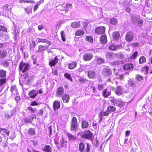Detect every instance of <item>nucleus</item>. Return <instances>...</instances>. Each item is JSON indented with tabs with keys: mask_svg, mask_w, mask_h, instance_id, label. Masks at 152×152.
I'll return each mask as SVG.
<instances>
[{
	"mask_svg": "<svg viewBox=\"0 0 152 152\" xmlns=\"http://www.w3.org/2000/svg\"><path fill=\"white\" fill-rule=\"evenodd\" d=\"M64 31H61V37L62 40L63 41H65L66 40V36Z\"/></svg>",
	"mask_w": 152,
	"mask_h": 152,
	"instance_id": "nucleus-41",
	"label": "nucleus"
},
{
	"mask_svg": "<svg viewBox=\"0 0 152 152\" xmlns=\"http://www.w3.org/2000/svg\"><path fill=\"white\" fill-rule=\"evenodd\" d=\"M99 115L100 117V120L99 121L101 122L102 119V117L103 115V112H100L99 113Z\"/></svg>",
	"mask_w": 152,
	"mask_h": 152,
	"instance_id": "nucleus-61",
	"label": "nucleus"
},
{
	"mask_svg": "<svg viewBox=\"0 0 152 152\" xmlns=\"http://www.w3.org/2000/svg\"><path fill=\"white\" fill-rule=\"evenodd\" d=\"M100 42L102 44H105L107 42V38L105 35H102L100 37Z\"/></svg>",
	"mask_w": 152,
	"mask_h": 152,
	"instance_id": "nucleus-26",
	"label": "nucleus"
},
{
	"mask_svg": "<svg viewBox=\"0 0 152 152\" xmlns=\"http://www.w3.org/2000/svg\"><path fill=\"white\" fill-rule=\"evenodd\" d=\"M120 64V62L118 61H113L111 62V64L113 65H118Z\"/></svg>",
	"mask_w": 152,
	"mask_h": 152,
	"instance_id": "nucleus-56",
	"label": "nucleus"
},
{
	"mask_svg": "<svg viewBox=\"0 0 152 152\" xmlns=\"http://www.w3.org/2000/svg\"><path fill=\"white\" fill-rule=\"evenodd\" d=\"M86 40L89 42H93V38L90 36H86Z\"/></svg>",
	"mask_w": 152,
	"mask_h": 152,
	"instance_id": "nucleus-51",
	"label": "nucleus"
},
{
	"mask_svg": "<svg viewBox=\"0 0 152 152\" xmlns=\"http://www.w3.org/2000/svg\"><path fill=\"white\" fill-rule=\"evenodd\" d=\"M19 69L23 73H24L28 70V67L29 66V64L27 63L21 62L19 65Z\"/></svg>",
	"mask_w": 152,
	"mask_h": 152,
	"instance_id": "nucleus-5",
	"label": "nucleus"
},
{
	"mask_svg": "<svg viewBox=\"0 0 152 152\" xmlns=\"http://www.w3.org/2000/svg\"><path fill=\"white\" fill-rule=\"evenodd\" d=\"M58 59L57 57H56L54 59H51L49 62V65L50 66H54L58 62Z\"/></svg>",
	"mask_w": 152,
	"mask_h": 152,
	"instance_id": "nucleus-18",
	"label": "nucleus"
},
{
	"mask_svg": "<svg viewBox=\"0 0 152 152\" xmlns=\"http://www.w3.org/2000/svg\"><path fill=\"white\" fill-rule=\"evenodd\" d=\"M50 45H45V46L42 45H39L38 46L39 48L38 51L39 52L44 51L47 49Z\"/></svg>",
	"mask_w": 152,
	"mask_h": 152,
	"instance_id": "nucleus-19",
	"label": "nucleus"
},
{
	"mask_svg": "<svg viewBox=\"0 0 152 152\" xmlns=\"http://www.w3.org/2000/svg\"><path fill=\"white\" fill-rule=\"evenodd\" d=\"M128 85L132 87L135 86L136 85L135 82L133 80L131 79H130L128 80Z\"/></svg>",
	"mask_w": 152,
	"mask_h": 152,
	"instance_id": "nucleus-36",
	"label": "nucleus"
},
{
	"mask_svg": "<svg viewBox=\"0 0 152 152\" xmlns=\"http://www.w3.org/2000/svg\"><path fill=\"white\" fill-rule=\"evenodd\" d=\"M116 108L115 107L113 106L108 107L107 109V111L110 113L115 111Z\"/></svg>",
	"mask_w": 152,
	"mask_h": 152,
	"instance_id": "nucleus-32",
	"label": "nucleus"
},
{
	"mask_svg": "<svg viewBox=\"0 0 152 152\" xmlns=\"http://www.w3.org/2000/svg\"><path fill=\"white\" fill-rule=\"evenodd\" d=\"M90 145L89 144H87V146L85 148V144L81 142L79 143V150L80 152H89L90 151Z\"/></svg>",
	"mask_w": 152,
	"mask_h": 152,
	"instance_id": "nucleus-3",
	"label": "nucleus"
},
{
	"mask_svg": "<svg viewBox=\"0 0 152 152\" xmlns=\"http://www.w3.org/2000/svg\"><path fill=\"white\" fill-rule=\"evenodd\" d=\"M77 128V120L75 117H74L72 120L70 129L71 131H76Z\"/></svg>",
	"mask_w": 152,
	"mask_h": 152,
	"instance_id": "nucleus-4",
	"label": "nucleus"
},
{
	"mask_svg": "<svg viewBox=\"0 0 152 152\" xmlns=\"http://www.w3.org/2000/svg\"><path fill=\"white\" fill-rule=\"evenodd\" d=\"M138 54V52L137 51L135 52L131 56L130 58L131 59H134L137 57Z\"/></svg>",
	"mask_w": 152,
	"mask_h": 152,
	"instance_id": "nucleus-54",
	"label": "nucleus"
},
{
	"mask_svg": "<svg viewBox=\"0 0 152 152\" xmlns=\"http://www.w3.org/2000/svg\"><path fill=\"white\" fill-rule=\"evenodd\" d=\"M64 93V89L63 87H60L57 89L56 96L57 97H61Z\"/></svg>",
	"mask_w": 152,
	"mask_h": 152,
	"instance_id": "nucleus-7",
	"label": "nucleus"
},
{
	"mask_svg": "<svg viewBox=\"0 0 152 152\" xmlns=\"http://www.w3.org/2000/svg\"><path fill=\"white\" fill-rule=\"evenodd\" d=\"M120 34L119 32L115 31L114 32L113 34V37L115 40L118 39L120 37Z\"/></svg>",
	"mask_w": 152,
	"mask_h": 152,
	"instance_id": "nucleus-31",
	"label": "nucleus"
},
{
	"mask_svg": "<svg viewBox=\"0 0 152 152\" xmlns=\"http://www.w3.org/2000/svg\"><path fill=\"white\" fill-rule=\"evenodd\" d=\"M36 45V43L35 41H33L32 42L31 44L30 45V46L33 48H34Z\"/></svg>",
	"mask_w": 152,
	"mask_h": 152,
	"instance_id": "nucleus-64",
	"label": "nucleus"
},
{
	"mask_svg": "<svg viewBox=\"0 0 152 152\" xmlns=\"http://www.w3.org/2000/svg\"><path fill=\"white\" fill-rule=\"evenodd\" d=\"M105 31V27L103 26H100L95 29V32L97 34H101L104 33Z\"/></svg>",
	"mask_w": 152,
	"mask_h": 152,
	"instance_id": "nucleus-8",
	"label": "nucleus"
},
{
	"mask_svg": "<svg viewBox=\"0 0 152 152\" xmlns=\"http://www.w3.org/2000/svg\"><path fill=\"white\" fill-rule=\"evenodd\" d=\"M35 117V116L34 115H30L28 118H29V119L31 121Z\"/></svg>",
	"mask_w": 152,
	"mask_h": 152,
	"instance_id": "nucleus-63",
	"label": "nucleus"
},
{
	"mask_svg": "<svg viewBox=\"0 0 152 152\" xmlns=\"http://www.w3.org/2000/svg\"><path fill=\"white\" fill-rule=\"evenodd\" d=\"M43 112V110L42 109H40L37 112V114L39 115H42Z\"/></svg>",
	"mask_w": 152,
	"mask_h": 152,
	"instance_id": "nucleus-60",
	"label": "nucleus"
},
{
	"mask_svg": "<svg viewBox=\"0 0 152 152\" xmlns=\"http://www.w3.org/2000/svg\"><path fill=\"white\" fill-rule=\"evenodd\" d=\"M38 91L35 90H31L29 93L28 95L29 97L32 98H34L38 93Z\"/></svg>",
	"mask_w": 152,
	"mask_h": 152,
	"instance_id": "nucleus-15",
	"label": "nucleus"
},
{
	"mask_svg": "<svg viewBox=\"0 0 152 152\" xmlns=\"http://www.w3.org/2000/svg\"><path fill=\"white\" fill-rule=\"evenodd\" d=\"M60 138L59 143L61 145V146H63L64 144L66 142L64 140L63 137H61Z\"/></svg>",
	"mask_w": 152,
	"mask_h": 152,
	"instance_id": "nucleus-53",
	"label": "nucleus"
},
{
	"mask_svg": "<svg viewBox=\"0 0 152 152\" xmlns=\"http://www.w3.org/2000/svg\"><path fill=\"white\" fill-rule=\"evenodd\" d=\"M78 134H79L82 138L89 140L91 139L93 136V133L89 130L80 132Z\"/></svg>",
	"mask_w": 152,
	"mask_h": 152,
	"instance_id": "nucleus-2",
	"label": "nucleus"
},
{
	"mask_svg": "<svg viewBox=\"0 0 152 152\" xmlns=\"http://www.w3.org/2000/svg\"><path fill=\"white\" fill-rule=\"evenodd\" d=\"M77 64V63L76 62H72L69 64L68 67L71 69H74L76 67Z\"/></svg>",
	"mask_w": 152,
	"mask_h": 152,
	"instance_id": "nucleus-30",
	"label": "nucleus"
},
{
	"mask_svg": "<svg viewBox=\"0 0 152 152\" xmlns=\"http://www.w3.org/2000/svg\"><path fill=\"white\" fill-rule=\"evenodd\" d=\"M112 102L114 105L118 106L119 107H122L124 104V102L121 99H113L112 101Z\"/></svg>",
	"mask_w": 152,
	"mask_h": 152,
	"instance_id": "nucleus-9",
	"label": "nucleus"
},
{
	"mask_svg": "<svg viewBox=\"0 0 152 152\" xmlns=\"http://www.w3.org/2000/svg\"><path fill=\"white\" fill-rule=\"evenodd\" d=\"M8 5L6 4L1 9V11L0 12V14L1 15L7 16L8 15V13L9 12V10L8 8Z\"/></svg>",
	"mask_w": 152,
	"mask_h": 152,
	"instance_id": "nucleus-6",
	"label": "nucleus"
},
{
	"mask_svg": "<svg viewBox=\"0 0 152 152\" xmlns=\"http://www.w3.org/2000/svg\"><path fill=\"white\" fill-rule=\"evenodd\" d=\"M29 134L31 135H34L35 134V129L34 128H31L28 131Z\"/></svg>",
	"mask_w": 152,
	"mask_h": 152,
	"instance_id": "nucleus-40",
	"label": "nucleus"
},
{
	"mask_svg": "<svg viewBox=\"0 0 152 152\" xmlns=\"http://www.w3.org/2000/svg\"><path fill=\"white\" fill-rule=\"evenodd\" d=\"M24 10L27 14L31 12L32 11V8L30 7H27L26 8H25Z\"/></svg>",
	"mask_w": 152,
	"mask_h": 152,
	"instance_id": "nucleus-44",
	"label": "nucleus"
},
{
	"mask_svg": "<svg viewBox=\"0 0 152 152\" xmlns=\"http://www.w3.org/2000/svg\"><path fill=\"white\" fill-rule=\"evenodd\" d=\"M114 57V54L113 53L108 52L106 56V58L107 59H110Z\"/></svg>",
	"mask_w": 152,
	"mask_h": 152,
	"instance_id": "nucleus-37",
	"label": "nucleus"
},
{
	"mask_svg": "<svg viewBox=\"0 0 152 152\" xmlns=\"http://www.w3.org/2000/svg\"><path fill=\"white\" fill-rule=\"evenodd\" d=\"M93 55L91 53H86L83 54V58L85 61H89L93 58Z\"/></svg>",
	"mask_w": 152,
	"mask_h": 152,
	"instance_id": "nucleus-11",
	"label": "nucleus"
},
{
	"mask_svg": "<svg viewBox=\"0 0 152 152\" xmlns=\"http://www.w3.org/2000/svg\"><path fill=\"white\" fill-rule=\"evenodd\" d=\"M97 61L98 64H101L104 62V60L103 58H97Z\"/></svg>",
	"mask_w": 152,
	"mask_h": 152,
	"instance_id": "nucleus-52",
	"label": "nucleus"
},
{
	"mask_svg": "<svg viewBox=\"0 0 152 152\" xmlns=\"http://www.w3.org/2000/svg\"><path fill=\"white\" fill-rule=\"evenodd\" d=\"M28 109L30 111H31L32 113H34L36 110V109H33L31 107H28Z\"/></svg>",
	"mask_w": 152,
	"mask_h": 152,
	"instance_id": "nucleus-59",
	"label": "nucleus"
},
{
	"mask_svg": "<svg viewBox=\"0 0 152 152\" xmlns=\"http://www.w3.org/2000/svg\"><path fill=\"white\" fill-rule=\"evenodd\" d=\"M11 91L12 92L15 91L16 93H17L18 92V90L17 89L16 86H14L11 87Z\"/></svg>",
	"mask_w": 152,
	"mask_h": 152,
	"instance_id": "nucleus-55",
	"label": "nucleus"
},
{
	"mask_svg": "<svg viewBox=\"0 0 152 152\" xmlns=\"http://www.w3.org/2000/svg\"><path fill=\"white\" fill-rule=\"evenodd\" d=\"M3 130H4V132L5 133L7 136L9 135L10 132V131L5 129H4Z\"/></svg>",
	"mask_w": 152,
	"mask_h": 152,
	"instance_id": "nucleus-62",
	"label": "nucleus"
},
{
	"mask_svg": "<svg viewBox=\"0 0 152 152\" xmlns=\"http://www.w3.org/2000/svg\"><path fill=\"white\" fill-rule=\"evenodd\" d=\"M78 80V81L81 83H84L87 80L86 79L80 77H79Z\"/></svg>",
	"mask_w": 152,
	"mask_h": 152,
	"instance_id": "nucleus-47",
	"label": "nucleus"
},
{
	"mask_svg": "<svg viewBox=\"0 0 152 152\" xmlns=\"http://www.w3.org/2000/svg\"><path fill=\"white\" fill-rule=\"evenodd\" d=\"M23 120L26 123H29L31 122L28 117H26L23 118Z\"/></svg>",
	"mask_w": 152,
	"mask_h": 152,
	"instance_id": "nucleus-58",
	"label": "nucleus"
},
{
	"mask_svg": "<svg viewBox=\"0 0 152 152\" xmlns=\"http://www.w3.org/2000/svg\"><path fill=\"white\" fill-rule=\"evenodd\" d=\"M123 89L120 86L117 87L115 91V94L118 95L119 96L122 95L123 93Z\"/></svg>",
	"mask_w": 152,
	"mask_h": 152,
	"instance_id": "nucleus-16",
	"label": "nucleus"
},
{
	"mask_svg": "<svg viewBox=\"0 0 152 152\" xmlns=\"http://www.w3.org/2000/svg\"><path fill=\"white\" fill-rule=\"evenodd\" d=\"M106 86V85L105 84L99 85H98V89L99 90H102Z\"/></svg>",
	"mask_w": 152,
	"mask_h": 152,
	"instance_id": "nucleus-46",
	"label": "nucleus"
},
{
	"mask_svg": "<svg viewBox=\"0 0 152 152\" xmlns=\"http://www.w3.org/2000/svg\"><path fill=\"white\" fill-rule=\"evenodd\" d=\"M6 78H2L0 79V86H2L3 84L6 81Z\"/></svg>",
	"mask_w": 152,
	"mask_h": 152,
	"instance_id": "nucleus-45",
	"label": "nucleus"
},
{
	"mask_svg": "<svg viewBox=\"0 0 152 152\" xmlns=\"http://www.w3.org/2000/svg\"><path fill=\"white\" fill-rule=\"evenodd\" d=\"M38 41L39 42L46 43L47 44L45 45H50L51 44L50 42L46 39L39 38L38 39Z\"/></svg>",
	"mask_w": 152,
	"mask_h": 152,
	"instance_id": "nucleus-24",
	"label": "nucleus"
},
{
	"mask_svg": "<svg viewBox=\"0 0 152 152\" xmlns=\"http://www.w3.org/2000/svg\"><path fill=\"white\" fill-rule=\"evenodd\" d=\"M103 74L105 76H108L111 74V72L108 67L104 68L103 69Z\"/></svg>",
	"mask_w": 152,
	"mask_h": 152,
	"instance_id": "nucleus-14",
	"label": "nucleus"
},
{
	"mask_svg": "<svg viewBox=\"0 0 152 152\" xmlns=\"http://www.w3.org/2000/svg\"><path fill=\"white\" fill-rule=\"evenodd\" d=\"M134 37V34L131 31L128 32L125 36V39L128 42L131 41Z\"/></svg>",
	"mask_w": 152,
	"mask_h": 152,
	"instance_id": "nucleus-10",
	"label": "nucleus"
},
{
	"mask_svg": "<svg viewBox=\"0 0 152 152\" xmlns=\"http://www.w3.org/2000/svg\"><path fill=\"white\" fill-rule=\"evenodd\" d=\"M15 112V109H13L10 111L5 112L4 113L5 116L7 118H9L12 116Z\"/></svg>",
	"mask_w": 152,
	"mask_h": 152,
	"instance_id": "nucleus-13",
	"label": "nucleus"
},
{
	"mask_svg": "<svg viewBox=\"0 0 152 152\" xmlns=\"http://www.w3.org/2000/svg\"><path fill=\"white\" fill-rule=\"evenodd\" d=\"M64 76L66 78L72 81V78L71 76V75L67 73H65L64 74Z\"/></svg>",
	"mask_w": 152,
	"mask_h": 152,
	"instance_id": "nucleus-48",
	"label": "nucleus"
},
{
	"mask_svg": "<svg viewBox=\"0 0 152 152\" xmlns=\"http://www.w3.org/2000/svg\"><path fill=\"white\" fill-rule=\"evenodd\" d=\"M140 64H142L145 62V58L143 56H142L140 58L139 60Z\"/></svg>",
	"mask_w": 152,
	"mask_h": 152,
	"instance_id": "nucleus-42",
	"label": "nucleus"
},
{
	"mask_svg": "<svg viewBox=\"0 0 152 152\" xmlns=\"http://www.w3.org/2000/svg\"><path fill=\"white\" fill-rule=\"evenodd\" d=\"M6 77V71L3 69L0 70V78H5Z\"/></svg>",
	"mask_w": 152,
	"mask_h": 152,
	"instance_id": "nucleus-33",
	"label": "nucleus"
},
{
	"mask_svg": "<svg viewBox=\"0 0 152 152\" xmlns=\"http://www.w3.org/2000/svg\"><path fill=\"white\" fill-rule=\"evenodd\" d=\"M132 21L134 24L138 26H141L143 24V21L140 16L134 15L131 17Z\"/></svg>",
	"mask_w": 152,
	"mask_h": 152,
	"instance_id": "nucleus-1",
	"label": "nucleus"
},
{
	"mask_svg": "<svg viewBox=\"0 0 152 152\" xmlns=\"http://www.w3.org/2000/svg\"><path fill=\"white\" fill-rule=\"evenodd\" d=\"M116 56L119 59H123L124 55L122 53H118L116 54Z\"/></svg>",
	"mask_w": 152,
	"mask_h": 152,
	"instance_id": "nucleus-50",
	"label": "nucleus"
},
{
	"mask_svg": "<svg viewBox=\"0 0 152 152\" xmlns=\"http://www.w3.org/2000/svg\"><path fill=\"white\" fill-rule=\"evenodd\" d=\"M61 97H62V99L63 102L64 103H67L69 102L70 99V97L69 95L65 94L63 95Z\"/></svg>",
	"mask_w": 152,
	"mask_h": 152,
	"instance_id": "nucleus-23",
	"label": "nucleus"
},
{
	"mask_svg": "<svg viewBox=\"0 0 152 152\" xmlns=\"http://www.w3.org/2000/svg\"><path fill=\"white\" fill-rule=\"evenodd\" d=\"M71 26L73 28H77L80 27V22H72L71 24Z\"/></svg>",
	"mask_w": 152,
	"mask_h": 152,
	"instance_id": "nucleus-22",
	"label": "nucleus"
},
{
	"mask_svg": "<svg viewBox=\"0 0 152 152\" xmlns=\"http://www.w3.org/2000/svg\"><path fill=\"white\" fill-rule=\"evenodd\" d=\"M89 125L88 122L86 121H83L81 122V126L83 129L87 128L88 127Z\"/></svg>",
	"mask_w": 152,
	"mask_h": 152,
	"instance_id": "nucleus-29",
	"label": "nucleus"
},
{
	"mask_svg": "<svg viewBox=\"0 0 152 152\" xmlns=\"http://www.w3.org/2000/svg\"><path fill=\"white\" fill-rule=\"evenodd\" d=\"M0 31L7 32V29L5 27L0 25Z\"/></svg>",
	"mask_w": 152,
	"mask_h": 152,
	"instance_id": "nucleus-57",
	"label": "nucleus"
},
{
	"mask_svg": "<svg viewBox=\"0 0 152 152\" xmlns=\"http://www.w3.org/2000/svg\"><path fill=\"white\" fill-rule=\"evenodd\" d=\"M134 68V66L132 64H125L123 67V69L125 70H127L130 69H133Z\"/></svg>",
	"mask_w": 152,
	"mask_h": 152,
	"instance_id": "nucleus-21",
	"label": "nucleus"
},
{
	"mask_svg": "<svg viewBox=\"0 0 152 152\" xmlns=\"http://www.w3.org/2000/svg\"><path fill=\"white\" fill-rule=\"evenodd\" d=\"M43 150L46 152H51L52 151L51 147L48 145L45 146L44 148H42Z\"/></svg>",
	"mask_w": 152,
	"mask_h": 152,
	"instance_id": "nucleus-28",
	"label": "nucleus"
},
{
	"mask_svg": "<svg viewBox=\"0 0 152 152\" xmlns=\"http://www.w3.org/2000/svg\"><path fill=\"white\" fill-rule=\"evenodd\" d=\"M72 7V5L71 4L69 3H67L66 5V7H64V10L67 12L68 10L67 9L68 8H71Z\"/></svg>",
	"mask_w": 152,
	"mask_h": 152,
	"instance_id": "nucleus-43",
	"label": "nucleus"
},
{
	"mask_svg": "<svg viewBox=\"0 0 152 152\" xmlns=\"http://www.w3.org/2000/svg\"><path fill=\"white\" fill-rule=\"evenodd\" d=\"M60 101L55 100L53 103L54 110L56 111L60 108Z\"/></svg>",
	"mask_w": 152,
	"mask_h": 152,
	"instance_id": "nucleus-17",
	"label": "nucleus"
},
{
	"mask_svg": "<svg viewBox=\"0 0 152 152\" xmlns=\"http://www.w3.org/2000/svg\"><path fill=\"white\" fill-rule=\"evenodd\" d=\"M135 79L136 80L140 81L143 79V77L141 75H136Z\"/></svg>",
	"mask_w": 152,
	"mask_h": 152,
	"instance_id": "nucleus-49",
	"label": "nucleus"
},
{
	"mask_svg": "<svg viewBox=\"0 0 152 152\" xmlns=\"http://www.w3.org/2000/svg\"><path fill=\"white\" fill-rule=\"evenodd\" d=\"M102 94L104 97H107L110 95L111 92L110 91H107V89H105L103 91Z\"/></svg>",
	"mask_w": 152,
	"mask_h": 152,
	"instance_id": "nucleus-34",
	"label": "nucleus"
},
{
	"mask_svg": "<svg viewBox=\"0 0 152 152\" xmlns=\"http://www.w3.org/2000/svg\"><path fill=\"white\" fill-rule=\"evenodd\" d=\"M67 136L70 141L75 140L76 139V136L68 133H67Z\"/></svg>",
	"mask_w": 152,
	"mask_h": 152,
	"instance_id": "nucleus-25",
	"label": "nucleus"
},
{
	"mask_svg": "<svg viewBox=\"0 0 152 152\" xmlns=\"http://www.w3.org/2000/svg\"><path fill=\"white\" fill-rule=\"evenodd\" d=\"M87 72L88 77L90 78H93L95 77L96 73L94 70H88Z\"/></svg>",
	"mask_w": 152,
	"mask_h": 152,
	"instance_id": "nucleus-20",
	"label": "nucleus"
},
{
	"mask_svg": "<svg viewBox=\"0 0 152 152\" xmlns=\"http://www.w3.org/2000/svg\"><path fill=\"white\" fill-rule=\"evenodd\" d=\"M110 22L111 24L114 25H116L118 23L117 19L115 18L111 19L110 20Z\"/></svg>",
	"mask_w": 152,
	"mask_h": 152,
	"instance_id": "nucleus-35",
	"label": "nucleus"
},
{
	"mask_svg": "<svg viewBox=\"0 0 152 152\" xmlns=\"http://www.w3.org/2000/svg\"><path fill=\"white\" fill-rule=\"evenodd\" d=\"M1 64L4 67L7 68L9 66L10 63L7 61H5Z\"/></svg>",
	"mask_w": 152,
	"mask_h": 152,
	"instance_id": "nucleus-39",
	"label": "nucleus"
},
{
	"mask_svg": "<svg viewBox=\"0 0 152 152\" xmlns=\"http://www.w3.org/2000/svg\"><path fill=\"white\" fill-rule=\"evenodd\" d=\"M122 46V44H120L117 45H108V48L112 50H115L116 49H119L121 48Z\"/></svg>",
	"mask_w": 152,
	"mask_h": 152,
	"instance_id": "nucleus-12",
	"label": "nucleus"
},
{
	"mask_svg": "<svg viewBox=\"0 0 152 152\" xmlns=\"http://www.w3.org/2000/svg\"><path fill=\"white\" fill-rule=\"evenodd\" d=\"M7 52L6 50H0V58L2 59L5 58L7 55Z\"/></svg>",
	"mask_w": 152,
	"mask_h": 152,
	"instance_id": "nucleus-27",
	"label": "nucleus"
},
{
	"mask_svg": "<svg viewBox=\"0 0 152 152\" xmlns=\"http://www.w3.org/2000/svg\"><path fill=\"white\" fill-rule=\"evenodd\" d=\"M85 33V32L82 30H78L76 31L75 33V35L77 36H79Z\"/></svg>",
	"mask_w": 152,
	"mask_h": 152,
	"instance_id": "nucleus-38",
	"label": "nucleus"
}]
</instances>
